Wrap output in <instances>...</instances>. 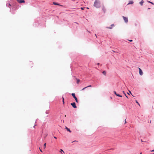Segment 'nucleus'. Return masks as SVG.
Returning a JSON list of instances; mask_svg holds the SVG:
<instances>
[{
  "instance_id": "f257e3e1",
  "label": "nucleus",
  "mask_w": 154,
  "mask_h": 154,
  "mask_svg": "<svg viewBox=\"0 0 154 154\" xmlns=\"http://www.w3.org/2000/svg\"><path fill=\"white\" fill-rule=\"evenodd\" d=\"M94 6L97 8H100V1L98 0H96L94 2Z\"/></svg>"
},
{
  "instance_id": "f03ea898",
  "label": "nucleus",
  "mask_w": 154,
  "mask_h": 154,
  "mask_svg": "<svg viewBox=\"0 0 154 154\" xmlns=\"http://www.w3.org/2000/svg\"><path fill=\"white\" fill-rule=\"evenodd\" d=\"M72 95L73 96V97L75 99L76 102L77 103L78 102V100L77 98L75 97V93H73L72 94Z\"/></svg>"
},
{
  "instance_id": "7ed1b4c3",
  "label": "nucleus",
  "mask_w": 154,
  "mask_h": 154,
  "mask_svg": "<svg viewBox=\"0 0 154 154\" xmlns=\"http://www.w3.org/2000/svg\"><path fill=\"white\" fill-rule=\"evenodd\" d=\"M122 17L123 19V20H124L125 21V22L126 23H127L128 21V18L127 17H125L124 16H123Z\"/></svg>"
},
{
  "instance_id": "20e7f679",
  "label": "nucleus",
  "mask_w": 154,
  "mask_h": 154,
  "mask_svg": "<svg viewBox=\"0 0 154 154\" xmlns=\"http://www.w3.org/2000/svg\"><path fill=\"white\" fill-rule=\"evenodd\" d=\"M139 69V74L140 75H142L143 74V72H142V71L141 69L140 68H138Z\"/></svg>"
},
{
  "instance_id": "39448f33",
  "label": "nucleus",
  "mask_w": 154,
  "mask_h": 154,
  "mask_svg": "<svg viewBox=\"0 0 154 154\" xmlns=\"http://www.w3.org/2000/svg\"><path fill=\"white\" fill-rule=\"evenodd\" d=\"M71 105L74 108H76L77 107V106L75 105V102L71 103Z\"/></svg>"
},
{
  "instance_id": "423d86ee",
  "label": "nucleus",
  "mask_w": 154,
  "mask_h": 154,
  "mask_svg": "<svg viewBox=\"0 0 154 154\" xmlns=\"http://www.w3.org/2000/svg\"><path fill=\"white\" fill-rule=\"evenodd\" d=\"M18 2L20 3H25V1L24 0H17Z\"/></svg>"
},
{
  "instance_id": "0eeeda50",
  "label": "nucleus",
  "mask_w": 154,
  "mask_h": 154,
  "mask_svg": "<svg viewBox=\"0 0 154 154\" xmlns=\"http://www.w3.org/2000/svg\"><path fill=\"white\" fill-rule=\"evenodd\" d=\"M65 129H66L67 131H69V132H70V133L71 132V131L70 130V129L68 128L67 127H66L65 128Z\"/></svg>"
},
{
  "instance_id": "6e6552de",
  "label": "nucleus",
  "mask_w": 154,
  "mask_h": 154,
  "mask_svg": "<svg viewBox=\"0 0 154 154\" xmlns=\"http://www.w3.org/2000/svg\"><path fill=\"white\" fill-rule=\"evenodd\" d=\"M88 87H91V86L90 85H89L86 87H85L84 88H83L82 90H84L86 88H88Z\"/></svg>"
},
{
  "instance_id": "1a4fd4ad",
  "label": "nucleus",
  "mask_w": 154,
  "mask_h": 154,
  "mask_svg": "<svg viewBox=\"0 0 154 154\" xmlns=\"http://www.w3.org/2000/svg\"><path fill=\"white\" fill-rule=\"evenodd\" d=\"M133 3V1H130L129 2V3H128V4H132Z\"/></svg>"
},
{
  "instance_id": "9d476101",
  "label": "nucleus",
  "mask_w": 154,
  "mask_h": 154,
  "mask_svg": "<svg viewBox=\"0 0 154 154\" xmlns=\"http://www.w3.org/2000/svg\"><path fill=\"white\" fill-rule=\"evenodd\" d=\"M144 2L143 0H142L141 2H140V4L141 5H143V3Z\"/></svg>"
},
{
  "instance_id": "9b49d317",
  "label": "nucleus",
  "mask_w": 154,
  "mask_h": 154,
  "mask_svg": "<svg viewBox=\"0 0 154 154\" xmlns=\"http://www.w3.org/2000/svg\"><path fill=\"white\" fill-rule=\"evenodd\" d=\"M60 152L62 154H63V153H64V151H63V150L62 149H60Z\"/></svg>"
},
{
  "instance_id": "f8f14e48",
  "label": "nucleus",
  "mask_w": 154,
  "mask_h": 154,
  "mask_svg": "<svg viewBox=\"0 0 154 154\" xmlns=\"http://www.w3.org/2000/svg\"><path fill=\"white\" fill-rule=\"evenodd\" d=\"M53 4L55 5H59V4L58 3H57L56 2H53Z\"/></svg>"
},
{
  "instance_id": "ddd939ff",
  "label": "nucleus",
  "mask_w": 154,
  "mask_h": 154,
  "mask_svg": "<svg viewBox=\"0 0 154 154\" xmlns=\"http://www.w3.org/2000/svg\"><path fill=\"white\" fill-rule=\"evenodd\" d=\"M116 95L117 96H118V97H122V95H121L119 94H117V95Z\"/></svg>"
},
{
  "instance_id": "4468645a",
  "label": "nucleus",
  "mask_w": 154,
  "mask_h": 154,
  "mask_svg": "<svg viewBox=\"0 0 154 154\" xmlns=\"http://www.w3.org/2000/svg\"><path fill=\"white\" fill-rule=\"evenodd\" d=\"M80 81V80H79V79H77V84H79V82Z\"/></svg>"
},
{
  "instance_id": "2eb2a0df",
  "label": "nucleus",
  "mask_w": 154,
  "mask_h": 154,
  "mask_svg": "<svg viewBox=\"0 0 154 154\" xmlns=\"http://www.w3.org/2000/svg\"><path fill=\"white\" fill-rule=\"evenodd\" d=\"M123 93L125 94V96L128 98V97L126 95V94L125 93V92L124 91H123Z\"/></svg>"
},
{
  "instance_id": "dca6fc26",
  "label": "nucleus",
  "mask_w": 154,
  "mask_h": 154,
  "mask_svg": "<svg viewBox=\"0 0 154 154\" xmlns=\"http://www.w3.org/2000/svg\"><path fill=\"white\" fill-rule=\"evenodd\" d=\"M102 73L105 75H106V72L105 71H103V72Z\"/></svg>"
},
{
  "instance_id": "f3484780",
  "label": "nucleus",
  "mask_w": 154,
  "mask_h": 154,
  "mask_svg": "<svg viewBox=\"0 0 154 154\" xmlns=\"http://www.w3.org/2000/svg\"><path fill=\"white\" fill-rule=\"evenodd\" d=\"M148 2L149 3H150L152 5H154V4L153 3H152V2H151L149 1H148Z\"/></svg>"
},
{
  "instance_id": "a211bd4d",
  "label": "nucleus",
  "mask_w": 154,
  "mask_h": 154,
  "mask_svg": "<svg viewBox=\"0 0 154 154\" xmlns=\"http://www.w3.org/2000/svg\"><path fill=\"white\" fill-rule=\"evenodd\" d=\"M103 10L104 11V12H105L106 9L104 7H103Z\"/></svg>"
},
{
  "instance_id": "6ab92c4d",
  "label": "nucleus",
  "mask_w": 154,
  "mask_h": 154,
  "mask_svg": "<svg viewBox=\"0 0 154 154\" xmlns=\"http://www.w3.org/2000/svg\"><path fill=\"white\" fill-rule=\"evenodd\" d=\"M62 98V100H63V104H64V98L63 97Z\"/></svg>"
},
{
  "instance_id": "aec40b11",
  "label": "nucleus",
  "mask_w": 154,
  "mask_h": 154,
  "mask_svg": "<svg viewBox=\"0 0 154 154\" xmlns=\"http://www.w3.org/2000/svg\"><path fill=\"white\" fill-rule=\"evenodd\" d=\"M46 143H45L44 144V149H45V148L46 147Z\"/></svg>"
},
{
  "instance_id": "412c9836",
  "label": "nucleus",
  "mask_w": 154,
  "mask_h": 154,
  "mask_svg": "<svg viewBox=\"0 0 154 154\" xmlns=\"http://www.w3.org/2000/svg\"><path fill=\"white\" fill-rule=\"evenodd\" d=\"M136 102L138 104L139 106H140L139 103H138V102H137V100H136Z\"/></svg>"
},
{
  "instance_id": "4be33fe9",
  "label": "nucleus",
  "mask_w": 154,
  "mask_h": 154,
  "mask_svg": "<svg viewBox=\"0 0 154 154\" xmlns=\"http://www.w3.org/2000/svg\"><path fill=\"white\" fill-rule=\"evenodd\" d=\"M45 137L47 136L48 134L47 133H46L45 134Z\"/></svg>"
},
{
  "instance_id": "5701e85b",
  "label": "nucleus",
  "mask_w": 154,
  "mask_h": 154,
  "mask_svg": "<svg viewBox=\"0 0 154 154\" xmlns=\"http://www.w3.org/2000/svg\"><path fill=\"white\" fill-rule=\"evenodd\" d=\"M107 28H108V29H111L112 28V27H107Z\"/></svg>"
},
{
  "instance_id": "b1692460",
  "label": "nucleus",
  "mask_w": 154,
  "mask_h": 154,
  "mask_svg": "<svg viewBox=\"0 0 154 154\" xmlns=\"http://www.w3.org/2000/svg\"><path fill=\"white\" fill-rule=\"evenodd\" d=\"M114 93L116 95H117V94L116 93V91H114Z\"/></svg>"
},
{
  "instance_id": "393cba45",
  "label": "nucleus",
  "mask_w": 154,
  "mask_h": 154,
  "mask_svg": "<svg viewBox=\"0 0 154 154\" xmlns=\"http://www.w3.org/2000/svg\"><path fill=\"white\" fill-rule=\"evenodd\" d=\"M11 6V5L10 4H8V6L9 7H10Z\"/></svg>"
},
{
  "instance_id": "a878e982",
  "label": "nucleus",
  "mask_w": 154,
  "mask_h": 154,
  "mask_svg": "<svg viewBox=\"0 0 154 154\" xmlns=\"http://www.w3.org/2000/svg\"><path fill=\"white\" fill-rule=\"evenodd\" d=\"M129 41L130 42H131L132 41V40H129Z\"/></svg>"
},
{
  "instance_id": "bb28decb",
  "label": "nucleus",
  "mask_w": 154,
  "mask_h": 154,
  "mask_svg": "<svg viewBox=\"0 0 154 154\" xmlns=\"http://www.w3.org/2000/svg\"><path fill=\"white\" fill-rule=\"evenodd\" d=\"M114 24H112V25H111V26H114Z\"/></svg>"
},
{
  "instance_id": "cd10ccee",
  "label": "nucleus",
  "mask_w": 154,
  "mask_h": 154,
  "mask_svg": "<svg viewBox=\"0 0 154 154\" xmlns=\"http://www.w3.org/2000/svg\"><path fill=\"white\" fill-rule=\"evenodd\" d=\"M46 113L47 114L49 113V112H46Z\"/></svg>"
},
{
  "instance_id": "c85d7f7f",
  "label": "nucleus",
  "mask_w": 154,
  "mask_h": 154,
  "mask_svg": "<svg viewBox=\"0 0 154 154\" xmlns=\"http://www.w3.org/2000/svg\"><path fill=\"white\" fill-rule=\"evenodd\" d=\"M41 152H42V151L39 148Z\"/></svg>"
},
{
  "instance_id": "c756f323",
  "label": "nucleus",
  "mask_w": 154,
  "mask_h": 154,
  "mask_svg": "<svg viewBox=\"0 0 154 154\" xmlns=\"http://www.w3.org/2000/svg\"><path fill=\"white\" fill-rule=\"evenodd\" d=\"M151 151V152H154V149L153 150H152V151Z\"/></svg>"
},
{
  "instance_id": "7c9ffc66",
  "label": "nucleus",
  "mask_w": 154,
  "mask_h": 154,
  "mask_svg": "<svg viewBox=\"0 0 154 154\" xmlns=\"http://www.w3.org/2000/svg\"><path fill=\"white\" fill-rule=\"evenodd\" d=\"M126 119H125V123H126Z\"/></svg>"
},
{
  "instance_id": "2f4dec72",
  "label": "nucleus",
  "mask_w": 154,
  "mask_h": 154,
  "mask_svg": "<svg viewBox=\"0 0 154 154\" xmlns=\"http://www.w3.org/2000/svg\"><path fill=\"white\" fill-rule=\"evenodd\" d=\"M54 138H55V139H57L56 137H54Z\"/></svg>"
},
{
  "instance_id": "473e14b6",
  "label": "nucleus",
  "mask_w": 154,
  "mask_h": 154,
  "mask_svg": "<svg viewBox=\"0 0 154 154\" xmlns=\"http://www.w3.org/2000/svg\"><path fill=\"white\" fill-rule=\"evenodd\" d=\"M129 93H130L131 94V92L130 91H129Z\"/></svg>"
},
{
  "instance_id": "72a5a7b5",
  "label": "nucleus",
  "mask_w": 154,
  "mask_h": 154,
  "mask_svg": "<svg viewBox=\"0 0 154 154\" xmlns=\"http://www.w3.org/2000/svg\"><path fill=\"white\" fill-rule=\"evenodd\" d=\"M81 8V9H83V8Z\"/></svg>"
},
{
  "instance_id": "f704fd0d",
  "label": "nucleus",
  "mask_w": 154,
  "mask_h": 154,
  "mask_svg": "<svg viewBox=\"0 0 154 154\" xmlns=\"http://www.w3.org/2000/svg\"><path fill=\"white\" fill-rule=\"evenodd\" d=\"M97 64L98 65H99V63H98Z\"/></svg>"
},
{
  "instance_id": "c9c22d12",
  "label": "nucleus",
  "mask_w": 154,
  "mask_h": 154,
  "mask_svg": "<svg viewBox=\"0 0 154 154\" xmlns=\"http://www.w3.org/2000/svg\"><path fill=\"white\" fill-rule=\"evenodd\" d=\"M113 51V52H115V51Z\"/></svg>"
},
{
  "instance_id": "e433bc0d",
  "label": "nucleus",
  "mask_w": 154,
  "mask_h": 154,
  "mask_svg": "<svg viewBox=\"0 0 154 154\" xmlns=\"http://www.w3.org/2000/svg\"><path fill=\"white\" fill-rule=\"evenodd\" d=\"M151 121H150V123H151Z\"/></svg>"
},
{
  "instance_id": "4c0bfd02",
  "label": "nucleus",
  "mask_w": 154,
  "mask_h": 154,
  "mask_svg": "<svg viewBox=\"0 0 154 154\" xmlns=\"http://www.w3.org/2000/svg\"><path fill=\"white\" fill-rule=\"evenodd\" d=\"M148 9H150V8H148Z\"/></svg>"
},
{
  "instance_id": "58836bf2",
  "label": "nucleus",
  "mask_w": 154,
  "mask_h": 154,
  "mask_svg": "<svg viewBox=\"0 0 154 154\" xmlns=\"http://www.w3.org/2000/svg\"><path fill=\"white\" fill-rule=\"evenodd\" d=\"M95 36L97 37V35L96 34H95Z\"/></svg>"
},
{
  "instance_id": "ea45409f",
  "label": "nucleus",
  "mask_w": 154,
  "mask_h": 154,
  "mask_svg": "<svg viewBox=\"0 0 154 154\" xmlns=\"http://www.w3.org/2000/svg\"><path fill=\"white\" fill-rule=\"evenodd\" d=\"M140 154H142V153H140Z\"/></svg>"
},
{
  "instance_id": "a19ab883",
  "label": "nucleus",
  "mask_w": 154,
  "mask_h": 154,
  "mask_svg": "<svg viewBox=\"0 0 154 154\" xmlns=\"http://www.w3.org/2000/svg\"><path fill=\"white\" fill-rule=\"evenodd\" d=\"M128 94H129V93H128Z\"/></svg>"
},
{
  "instance_id": "79ce46f5",
  "label": "nucleus",
  "mask_w": 154,
  "mask_h": 154,
  "mask_svg": "<svg viewBox=\"0 0 154 154\" xmlns=\"http://www.w3.org/2000/svg\"><path fill=\"white\" fill-rule=\"evenodd\" d=\"M141 141L142 142V141H143L142 140H141Z\"/></svg>"
}]
</instances>
